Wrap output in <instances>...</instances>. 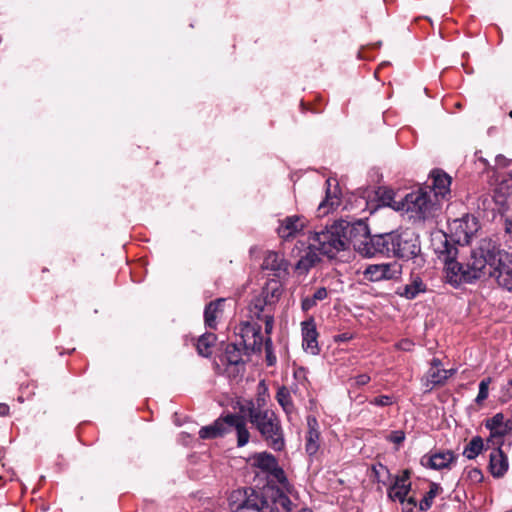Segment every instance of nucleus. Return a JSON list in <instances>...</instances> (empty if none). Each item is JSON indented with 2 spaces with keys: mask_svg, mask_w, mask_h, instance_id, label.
Returning <instances> with one entry per match:
<instances>
[{
  "mask_svg": "<svg viewBox=\"0 0 512 512\" xmlns=\"http://www.w3.org/2000/svg\"><path fill=\"white\" fill-rule=\"evenodd\" d=\"M386 196L387 206L395 211L406 213L415 221L433 218L440 209L439 203L432 198L431 191H428L427 188H420L408 193L399 200L394 197L392 191L387 192Z\"/></svg>",
  "mask_w": 512,
  "mask_h": 512,
  "instance_id": "obj_1",
  "label": "nucleus"
},
{
  "mask_svg": "<svg viewBox=\"0 0 512 512\" xmlns=\"http://www.w3.org/2000/svg\"><path fill=\"white\" fill-rule=\"evenodd\" d=\"M248 416L250 423L257 429L269 447L275 451L284 449V432L274 411L256 408L251 404L248 409Z\"/></svg>",
  "mask_w": 512,
  "mask_h": 512,
  "instance_id": "obj_2",
  "label": "nucleus"
},
{
  "mask_svg": "<svg viewBox=\"0 0 512 512\" xmlns=\"http://www.w3.org/2000/svg\"><path fill=\"white\" fill-rule=\"evenodd\" d=\"M350 228L344 222L335 223L325 230L314 232L309 237V241L320 254L332 258L338 252L345 250L347 245L350 244Z\"/></svg>",
  "mask_w": 512,
  "mask_h": 512,
  "instance_id": "obj_3",
  "label": "nucleus"
},
{
  "mask_svg": "<svg viewBox=\"0 0 512 512\" xmlns=\"http://www.w3.org/2000/svg\"><path fill=\"white\" fill-rule=\"evenodd\" d=\"M502 254L492 241L482 240L479 247L471 251L470 258L465 263L468 279L473 282L483 276L494 275L495 271L492 270Z\"/></svg>",
  "mask_w": 512,
  "mask_h": 512,
  "instance_id": "obj_4",
  "label": "nucleus"
},
{
  "mask_svg": "<svg viewBox=\"0 0 512 512\" xmlns=\"http://www.w3.org/2000/svg\"><path fill=\"white\" fill-rule=\"evenodd\" d=\"M225 425L234 428L237 434V446H245L250 439V433L246 426V420L239 414H227L217 419L212 425L204 426L199 430L202 439H213L226 432Z\"/></svg>",
  "mask_w": 512,
  "mask_h": 512,
  "instance_id": "obj_5",
  "label": "nucleus"
},
{
  "mask_svg": "<svg viewBox=\"0 0 512 512\" xmlns=\"http://www.w3.org/2000/svg\"><path fill=\"white\" fill-rule=\"evenodd\" d=\"M282 284L279 280L267 281L261 292L254 296L249 304L250 317L261 319L265 314H272V310L282 295Z\"/></svg>",
  "mask_w": 512,
  "mask_h": 512,
  "instance_id": "obj_6",
  "label": "nucleus"
},
{
  "mask_svg": "<svg viewBox=\"0 0 512 512\" xmlns=\"http://www.w3.org/2000/svg\"><path fill=\"white\" fill-rule=\"evenodd\" d=\"M285 490L270 482L257 492V512H291L292 502Z\"/></svg>",
  "mask_w": 512,
  "mask_h": 512,
  "instance_id": "obj_7",
  "label": "nucleus"
},
{
  "mask_svg": "<svg viewBox=\"0 0 512 512\" xmlns=\"http://www.w3.org/2000/svg\"><path fill=\"white\" fill-rule=\"evenodd\" d=\"M350 244L354 250L363 257H375L381 255V244L379 234L370 235L366 225L358 224L349 229Z\"/></svg>",
  "mask_w": 512,
  "mask_h": 512,
  "instance_id": "obj_8",
  "label": "nucleus"
},
{
  "mask_svg": "<svg viewBox=\"0 0 512 512\" xmlns=\"http://www.w3.org/2000/svg\"><path fill=\"white\" fill-rule=\"evenodd\" d=\"M402 273V266L397 262L370 264L363 271L364 279L370 282L396 280Z\"/></svg>",
  "mask_w": 512,
  "mask_h": 512,
  "instance_id": "obj_9",
  "label": "nucleus"
},
{
  "mask_svg": "<svg viewBox=\"0 0 512 512\" xmlns=\"http://www.w3.org/2000/svg\"><path fill=\"white\" fill-rule=\"evenodd\" d=\"M395 257L402 260L415 258L421 251L419 236L411 230L398 232Z\"/></svg>",
  "mask_w": 512,
  "mask_h": 512,
  "instance_id": "obj_10",
  "label": "nucleus"
},
{
  "mask_svg": "<svg viewBox=\"0 0 512 512\" xmlns=\"http://www.w3.org/2000/svg\"><path fill=\"white\" fill-rule=\"evenodd\" d=\"M262 327L256 322H242L239 326L238 335L241 337L242 345L247 352H259L263 346L261 335Z\"/></svg>",
  "mask_w": 512,
  "mask_h": 512,
  "instance_id": "obj_11",
  "label": "nucleus"
},
{
  "mask_svg": "<svg viewBox=\"0 0 512 512\" xmlns=\"http://www.w3.org/2000/svg\"><path fill=\"white\" fill-rule=\"evenodd\" d=\"M257 491L251 487L233 490L228 498V505L232 512L253 510L257 507Z\"/></svg>",
  "mask_w": 512,
  "mask_h": 512,
  "instance_id": "obj_12",
  "label": "nucleus"
},
{
  "mask_svg": "<svg viewBox=\"0 0 512 512\" xmlns=\"http://www.w3.org/2000/svg\"><path fill=\"white\" fill-rule=\"evenodd\" d=\"M455 372V369H444L441 360L433 358L430 368L422 378L425 391H431L435 386L443 385Z\"/></svg>",
  "mask_w": 512,
  "mask_h": 512,
  "instance_id": "obj_13",
  "label": "nucleus"
},
{
  "mask_svg": "<svg viewBox=\"0 0 512 512\" xmlns=\"http://www.w3.org/2000/svg\"><path fill=\"white\" fill-rule=\"evenodd\" d=\"M455 243V239H451L446 233L442 231L433 233L431 237L432 248L443 263L452 258H456L458 249Z\"/></svg>",
  "mask_w": 512,
  "mask_h": 512,
  "instance_id": "obj_14",
  "label": "nucleus"
},
{
  "mask_svg": "<svg viewBox=\"0 0 512 512\" xmlns=\"http://www.w3.org/2000/svg\"><path fill=\"white\" fill-rule=\"evenodd\" d=\"M306 219L300 215L286 216L279 220L276 232L283 241H290L298 237L306 227Z\"/></svg>",
  "mask_w": 512,
  "mask_h": 512,
  "instance_id": "obj_15",
  "label": "nucleus"
},
{
  "mask_svg": "<svg viewBox=\"0 0 512 512\" xmlns=\"http://www.w3.org/2000/svg\"><path fill=\"white\" fill-rule=\"evenodd\" d=\"M431 179L432 184L425 188L431 191L432 198L441 205V201L447 199V196L450 195L452 179L448 174L438 170L432 172Z\"/></svg>",
  "mask_w": 512,
  "mask_h": 512,
  "instance_id": "obj_16",
  "label": "nucleus"
},
{
  "mask_svg": "<svg viewBox=\"0 0 512 512\" xmlns=\"http://www.w3.org/2000/svg\"><path fill=\"white\" fill-rule=\"evenodd\" d=\"M492 271L494 275H489L497 279L500 286L507 290H512V254L503 252L502 256L498 259L497 264Z\"/></svg>",
  "mask_w": 512,
  "mask_h": 512,
  "instance_id": "obj_17",
  "label": "nucleus"
},
{
  "mask_svg": "<svg viewBox=\"0 0 512 512\" xmlns=\"http://www.w3.org/2000/svg\"><path fill=\"white\" fill-rule=\"evenodd\" d=\"M477 230V222L474 217L465 216L455 219L451 224V231H454L455 241L458 244H468Z\"/></svg>",
  "mask_w": 512,
  "mask_h": 512,
  "instance_id": "obj_18",
  "label": "nucleus"
},
{
  "mask_svg": "<svg viewBox=\"0 0 512 512\" xmlns=\"http://www.w3.org/2000/svg\"><path fill=\"white\" fill-rule=\"evenodd\" d=\"M262 268L271 271L277 278L276 280L280 281L288 275L289 262L282 254L268 251L264 256Z\"/></svg>",
  "mask_w": 512,
  "mask_h": 512,
  "instance_id": "obj_19",
  "label": "nucleus"
},
{
  "mask_svg": "<svg viewBox=\"0 0 512 512\" xmlns=\"http://www.w3.org/2000/svg\"><path fill=\"white\" fill-rule=\"evenodd\" d=\"M301 332L302 347L304 351L310 353L311 355L319 354L320 349L317 341L318 332L313 318H310L301 323Z\"/></svg>",
  "mask_w": 512,
  "mask_h": 512,
  "instance_id": "obj_20",
  "label": "nucleus"
},
{
  "mask_svg": "<svg viewBox=\"0 0 512 512\" xmlns=\"http://www.w3.org/2000/svg\"><path fill=\"white\" fill-rule=\"evenodd\" d=\"M307 432L305 435V451L311 457L316 455L321 445L319 423L314 416L307 417Z\"/></svg>",
  "mask_w": 512,
  "mask_h": 512,
  "instance_id": "obj_21",
  "label": "nucleus"
},
{
  "mask_svg": "<svg viewBox=\"0 0 512 512\" xmlns=\"http://www.w3.org/2000/svg\"><path fill=\"white\" fill-rule=\"evenodd\" d=\"M444 264L448 283L453 286H459L462 283H472L471 279H468V268H466L465 264L457 262L456 258H452Z\"/></svg>",
  "mask_w": 512,
  "mask_h": 512,
  "instance_id": "obj_22",
  "label": "nucleus"
},
{
  "mask_svg": "<svg viewBox=\"0 0 512 512\" xmlns=\"http://www.w3.org/2000/svg\"><path fill=\"white\" fill-rule=\"evenodd\" d=\"M455 459L456 456L450 450L438 451L430 455H424L421 458V464L425 467L434 470H441L444 468H448L450 464L454 462Z\"/></svg>",
  "mask_w": 512,
  "mask_h": 512,
  "instance_id": "obj_23",
  "label": "nucleus"
},
{
  "mask_svg": "<svg viewBox=\"0 0 512 512\" xmlns=\"http://www.w3.org/2000/svg\"><path fill=\"white\" fill-rule=\"evenodd\" d=\"M410 489L409 474L405 471L402 475L396 476L394 482L388 488L387 495L391 501L404 503Z\"/></svg>",
  "mask_w": 512,
  "mask_h": 512,
  "instance_id": "obj_24",
  "label": "nucleus"
},
{
  "mask_svg": "<svg viewBox=\"0 0 512 512\" xmlns=\"http://www.w3.org/2000/svg\"><path fill=\"white\" fill-rule=\"evenodd\" d=\"M495 446L490 454L489 468L494 477H502L508 470V458L501 450V445Z\"/></svg>",
  "mask_w": 512,
  "mask_h": 512,
  "instance_id": "obj_25",
  "label": "nucleus"
},
{
  "mask_svg": "<svg viewBox=\"0 0 512 512\" xmlns=\"http://www.w3.org/2000/svg\"><path fill=\"white\" fill-rule=\"evenodd\" d=\"M503 415L496 414L494 417L489 419L486 423V427L490 430V438L487 440V445H502V437L506 433V428L502 426Z\"/></svg>",
  "mask_w": 512,
  "mask_h": 512,
  "instance_id": "obj_26",
  "label": "nucleus"
},
{
  "mask_svg": "<svg viewBox=\"0 0 512 512\" xmlns=\"http://www.w3.org/2000/svg\"><path fill=\"white\" fill-rule=\"evenodd\" d=\"M317 252L318 250L309 242L305 254L296 263L295 270L300 274H306L320 260Z\"/></svg>",
  "mask_w": 512,
  "mask_h": 512,
  "instance_id": "obj_27",
  "label": "nucleus"
},
{
  "mask_svg": "<svg viewBox=\"0 0 512 512\" xmlns=\"http://www.w3.org/2000/svg\"><path fill=\"white\" fill-rule=\"evenodd\" d=\"M398 232L379 234L381 256L395 257Z\"/></svg>",
  "mask_w": 512,
  "mask_h": 512,
  "instance_id": "obj_28",
  "label": "nucleus"
},
{
  "mask_svg": "<svg viewBox=\"0 0 512 512\" xmlns=\"http://www.w3.org/2000/svg\"><path fill=\"white\" fill-rule=\"evenodd\" d=\"M225 303L224 298H219L215 301L210 302L204 311V319L207 327L211 329L216 328L217 314L221 311V307Z\"/></svg>",
  "mask_w": 512,
  "mask_h": 512,
  "instance_id": "obj_29",
  "label": "nucleus"
},
{
  "mask_svg": "<svg viewBox=\"0 0 512 512\" xmlns=\"http://www.w3.org/2000/svg\"><path fill=\"white\" fill-rule=\"evenodd\" d=\"M276 400L282 407L283 411L286 413L288 419H290L291 415L295 411V407L288 388H286L285 386L280 387L276 393Z\"/></svg>",
  "mask_w": 512,
  "mask_h": 512,
  "instance_id": "obj_30",
  "label": "nucleus"
},
{
  "mask_svg": "<svg viewBox=\"0 0 512 512\" xmlns=\"http://www.w3.org/2000/svg\"><path fill=\"white\" fill-rule=\"evenodd\" d=\"M268 475L269 479L267 483L270 482L271 484H274L273 482L276 481L279 484L278 487H280L282 490H285L287 493L293 492V487L288 482L284 470L281 467H279L278 464L271 471L268 472Z\"/></svg>",
  "mask_w": 512,
  "mask_h": 512,
  "instance_id": "obj_31",
  "label": "nucleus"
},
{
  "mask_svg": "<svg viewBox=\"0 0 512 512\" xmlns=\"http://www.w3.org/2000/svg\"><path fill=\"white\" fill-rule=\"evenodd\" d=\"M426 286L423 283L422 279L418 276L414 277L409 284H406L403 288V291L399 293L400 296L405 297L406 299H414L420 293L425 292Z\"/></svg>",
  "mask_w": 512,
  "mask_h": 512,
  "instance_id": "obj_32",
  "label": "nucleus"
},
{
  "mask_svg": "<svg viewBox=\"0 0 512 512\" xmlns=\"http://www.w3.org/2000/svg\"><path fill=\"white\" fill-rule=\"evenodd\" d=\"M254 465L265 472L271 471L277 464V459L268 452L256 453L253 456Z\"/></svg>",
  "mask_w": 512,
  "mask_h": 512,
  "instance_id": "obj_33",
  "label": "nucleus"
},
{
  "mask_svg": "<svg viewBox=\"0 0 512 512\" xmlns=\"http://www.w3.org/2000/svg\"><path fill=\"white\" fill-rule=\"evenodd\" d=\"M328 297V291L325 287L318 288L312 296H307L301 301V308L307 312L317 305L318 302L325 300Z\"/></svg>",
  "mask_w": 512,
  "mask_h": 512,
  "instance_id": "obj_34",
  "label": "nucleus"
},
{
  "mask_svg": "<svg viewBox=\"0 0 512 512\" xmlns=\"http://www.w3.org/2000/svg\"><path fill=\"white\" fill-rule=\"evenodd\" d=\"M216 340V336L213 333L203 334L197 342V351L199 355L208 357L211 355V348Z\"/></svg>",
  "mask_w": 512,
  "mask_h": 512,
  "instance_id": "obj_35",
  "label": "nucleus"
},
{
  "mask_svg": "<svg viewBox=\"0 0 512 512\" xmlns=\"http://www.w3.org/2000/svg\"><path fill=\"white\" fill-rule=\"evenodd\" d=\"M483 448V439L480 436H475L465 446L463 455L468 459H474L482 452Z\"/></svg>",
  "mask_w": 512,
  "mask_h": 512,
  "instance_id": "obj_36",
  "label": "nucleus"
},
{
  "mask_svg": "<svg viewBox=\"0 0 512 512\" xmlns=\"http://www.w3.org/2000/svg\"><path fill=\"white\" fill-rule=\"evenodd\" d=\"M224 359L231 365H237L242 362V353L240 348L234 343L227 344L224 351Z\"/></svg>",
  "mask_w": 512,
  "mask_h": 512,
  "instance_id": "obj_37",
  "label": "nucleus"
},
{
  "mask_svg": "<svg viewBox=\"0 0 512 512\" xmlns=\"http://www.w3.org/2000/svg\"><path fill=\"white\" fill-rule=\"evenodd\" d=\"M440 490L441 487L438 484L431 483L429 491L426 492V494L419 503V509L421 511L429 510L433 504L434 498L438 495Z\"/></svg>",
  "mask_w": 512,
  "mask_h": 512,
  "instance_id": "obj_38",
  "label": "nucleus"
},
{
  "mask_svg": "<svg viewBox=\"0 0 512 512\" xmlns=\"http://www.w3.org/2000/svg\"><path fill=\"white\" fill-rule=\"evenodd\" d=\"M339 205V199L336 195H331L329 190L326 193L325 199L319 204L318 210L323 214L329 212L330 209Z\"/></svg>",
  "mask_w": 512,
  "mask_h": 512,
  "instance_id": "obj_39",
  "label": "nucleus"
},
{
  "mask_svg": "<svg viewBox=\"0 0 512 512\" xmlns=\"http://www.w3.org/2000/svg\"><path fill=\"white\" fill-rule=\"evenodd\" d=\"M490 383H491V378H485L479 383V391H478V395L475 399V402L477 404H481L484 400L487 399Z\"/></svg>",
  "mask_w": 512,
  "mask_h": 512,
  "instance_id": "obj_40",
  "label": "nucleus"
},
{
  "mask_svg": "<svg viewBox=\"0 0 512 512\" xmlns=\"http://www.w3.org/2000/svg\"><path fill=\"white\" fill-rule=\"evenodd\" d=\"M370 403L381 407L390 406L394 403V398L393 396L389 395H381L375 397L373 400L370 401Z\"/></svg>",
  "mask_w": 512,
  "mask_h": 512,
  "instance_id": "obj_41",
  "label": "nucleus"
},
{
  "mask_svg": "<svg viewBox=\"0 0 512 512\" xmlns=\"http://www.w3.org/2000/svg\"><path fill=\"white\" fill-rule=\"evenodd\" d=\"M265 351H266V361L269 366H272L276 362V357L272 351V341L270 338H267L265 341Z\"/></svg>",
  "mask_w": 512,
  "mask_h": 512,
  "instance_id": "obj_42",
  "label": "nucleus"
},
{
  "mask_svg": "<svg viewBox=\"0 0 512 512\" xmlns=\"http://www.w3.org/2000/svg\"><path fill=\"white\" fill-rule=\"evenodd\" d=\"M495 165L499 169H506L510 165H512V159H509V158L505 157L504 155L499 154L495 157Z\"/></svg>",
  "mask_w": 512,
  "mask_h": 512,
  "instance_id": "obj_43",
  "label": "nucleus"
},
{
  "mask_svg": "<svg viewBox=\"0 0 512 512\" xmlns=\"http://www.w3.org/2000/svg\"><path fill=\"white\" fill-rule=\"evenodd\" d=\"M505 228V241L508 246V248L512 249V221L509 219L505 220L504 223Z\"/></svg>",
  "mask_w": 512,
  "mask_h": 512,
  "instance_id": "obj_44",
  "label": "nucleus"
},
{
  "mask_svg": "<svg viewBox=\"0 0 512 512\" xmlns=\"http://www.w3.org/2000/svg\"><path fill=\"white\" fill-rule=\"evenodd\" d=\"M388 440L394 444H401L405 440V433L401 430L393 431L388 437Z\"/></svg>",
  "mask_w": 512,
  "mask_h": 512,
  "instance_id": "obj_45",
  "label": "nucleus"
},
{
  "mask_svg": "<svg viewBox=\"0 0 512 512\" xmlns=\"http://www.w3.org/2000/svg\"><path fill=\"white\" fill-rule=\"evenodd\" d=\"M468 478L474 483H479L483 480V474L481 470L473 468L468 471Z\"/></svg>",
  "mask_w": 512,
  "mask_h": 512,
  "instance_id": "obj_46",
  "label": "nucleus"
},
{
  "mask_svg": "<svg viewBox=\"0 0 512 512\" xmlns=\"http://www.w3.org/2000/svg\"><path fill=\"white\" fill-rule=\"evenodd\" d=\"M265 323V332L270 334L274 325V317L273 314H265L263 318H261Z\"/></svg>",
  "mask_w": 512,
  "mask_h": 512,
  "instance_id": "obj_47",
  "label": "nucleus"
},
{
  "mask_svg": "<svg viewBox=\"0 0 512 512\" xmlns=\"http://www.w3.org/2000/svg\"><path fill=\"white\" fill-rule=\"evenodd\" d=\"M370 376L368 374H360L355 377V382L358 386H363L369 383Z\"/></svg>",
  "mask_w": 512,
  "mask_h": 512,
  "instance_id": "obj_48",
  "label": "nucleus"
},
{
  "mask_svg": "<svg viewBox=\"0 0 512 512\" xmlns=\"http://www.w3.org/2000/svg\"><path fill=\"white\" fill-rule=\"evenodd\" d=\"M413 346V343L408 340V339H403L401 340L398 344H397V347L401 350H405V351H409L411 349V347Z\"/></svg>",
  "mask_w": 512,
  "mask_h": 512,
  "instance_id": "obj_49",
  "label": "nucleus"
},
{
  "mask_svg": "<svg viewBox=\"0 0 512 512\" xmlns=\"http://www.w3.org/2000/svg\"><path fill=\"white\" fill-rule=\"evenodd\" d=\"M351 339V335L349 333H342L335 337L336 342H345Z\"/></svg>",
  "mask_w": 512,
  "mask_h": 512,
  "instance_id": "obj_50",
  "label": "nucleus"
},
{
  "mask_svg": "<svg viewBox=\"0 0 512 512\" xmlns=\"http://www.w3.org/2000/svg\"><path fill=\"white\" fill-rule=\"evenodd\" d=\"M9 413V406L5 403H0V416H6Z\"/></svg>",
  "mask_w": 512,
  "mask_h": 512,
  "instance_id": "obj_51",
  "label": "nucleus"
},
{
  "mask_svg": "<svg viewBox=\"0 0 512 512\" xmlns=\"http://www.w3.org/2000/svg\"><path fill=\"white\" fill-rule=\"evenodd\" d=\"M405 502H407V504H408L411 508H413V507H415V506H416V500H415V498H414V497H409V498H407V497H406Z\"/></svg>",
  "mask_w": 512,
  "mask_h": 512,
  "instance_id": "obj_52",
  "label": "nucleus"
},
{
  "mask_svg": "<svg viewBox=\"0 0 512 512\" xmlns=\"http://www.w3.org/2000/svg\"><path fill=\"white\" fill-rule=\"evenodd\" d=\"M299 512H313L310 508H303Z\"/></svg>",
  "mask_w": 512,
  "mask_h": 512,
  "instance_id": "obj_53",
  "label": "nucleus"
},
{
  "mask_svg": "<svg viewBox=\"0 0 512 512\" xmlns=\"http://www.w3.org/2000/svg\"><path fill=\"white\" fill-rule=\"evenodd\" d=\"M480 161L483 162L485 165L488 164L487 160L486 159H483V158H480Z\"/></svg>",
  "mask_w": 512,
  "mask_h": 512,
  "instance_id": "obj_54",
  "label": "nucleus"
},
{
  "mask_svg": "<svg viewBox=\"0 0 512 512\" xmlns=\"http://www.w3.org/2000/svg\"><path fill=\"white\" fill-rule=\"evenodd\" d=\"M509 176L512 178V170L509 171Z\"/></svg>",
  "mask_w": 512,
  "mask_h": 512,
  "instance_id": "obj_55",
  "label": "nucleus"
},
{
  "mask_svg": "<svg viewBox=\"0 0 512 512\" xmlns=\"http://www.w3.org/2000/svg\"><path fill=\"white\" fill-rule=\"evenodd\" d=\"M509 116L512 118V111L509 112Z\"/></svg>",
  "mask_w": 512,
  "mask_h": 512,
  "instance_id": "obj_56",
  "label": "nucleus"
},
{
  "mask_svg": "<svg viewBox=\"0 0 512 512\" xmlns=\"http://www.w3.org/2000/svg\"><path fill=\"white\" fill-rule=\"evenodd\" d=\"M509 384L512 386V379L510 380Z\"/></svg>",
  "mask_w": 512,
  "mask_h": 512,
  "instance_id": "obj_57",
  "label": "nucleus"
}]
</instances>
